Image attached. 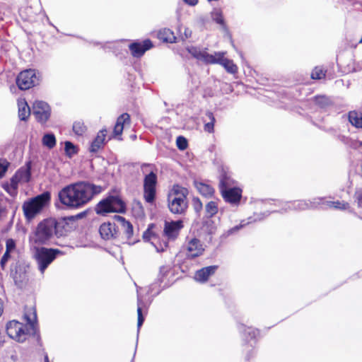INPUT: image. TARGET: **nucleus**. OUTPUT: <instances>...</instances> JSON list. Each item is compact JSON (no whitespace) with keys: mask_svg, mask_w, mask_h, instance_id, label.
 I'll return each mask as SVG.
<instances>
[{"mask_svg":"<svg viewBox=\"0 0 362 362\" xmlns=\"http://www.w3.org/2000/svg\"><path fill=\"white\" fill-rule=\"evenodd\" d=\"M102 187L88 182H77L64 187L58 193L61 204L69 209H78L89 203Z\"/></svg>","mask_w":362,"mask_h":362,"instance_id":"obj_1","label":"nucleus"},{"mask_svg":"<svg viewBox=\"0 0 362 362\" xmlns=\"http://www.w3.org/2000/svg\"><path fill=\"white\" fill-rule=\"evenodd\" d=\"M24 318L27 322L28 328L26 329L22 323L11 320L6 324V332L8 337L18 342H23L26 339L28 333L35 334L37 332V314L33 308L25 310Z\"/></svg>","mask_w":362,"mask_h":362,"instance_id":"obj_2","label":"nucleus"},{"mask_svg":"<svg viewBox=\"0 0 362 362\" xmlns=\"http://www.w3.org/2000/svg\"><path fill=\"white\" fill-rule=\"evenodd\" d=\"M182 228L183 222L181 220L165 221L163 228V236L165 240L160 243L158 238L148 231L144 233L143 238L146 241H150L157 252H162L168 248V241H174L177 239Z\"/></svg>","mask_w":362,"mask_h":362,"instance_id":"obj_3","label":"nucleus"},{"mask_svg":"<svg viewBox=\"0 0 362 362\" xmlns=\"http://www.w3.org/2000/svg\"><path fill=\"white\" fill-rule=\"evenodd\" d=\"M58 223L54 218H47L40 222L29 236L30 247L49 245L57 235Z\"/></svg>","mask_w":362,"mask_h":362,"instance_id":"obj_4","label":"nucleus"},{"mask_svg":"<svg viewBox=\"0 0 362 362\" xmlns=\"http://www.w3.org/2000/svg\"><path fill=\"white\" fill-rule=\"evenodd\" d=\"M187 188L175 185L168 195V206L170 211L174 214H183L186 211L188 203Z\"/></svg>","mask_w":362,"mask_h":362,"instance_id":"obj_5","label":"nucleus"},{"mask_svg":"<svg viewBox=\"0 0 362 362\" xmlns=\"http://www.w3.org/2000/svg\"><path fill=\"white\" fill-rule=\"evenodd\" d=\"M34 250V257L37 264L39 271L42 274H44L49 265L63 252L59 249L47 248L40 246H32Z\"/></svg>","mask_w":362,"mask_h":362,"instance_id":"obj_6","label":"nucleus"},{"mask_svg":"<svg viewBox=\"0 0 362 362\" xmlns=\"http://www.w3.org/2000/svg\"><path fill=\"white\" fill-rule=\"evenodd\" d=\"M50 200V193L43 192L37 197L25 202L23 205L24 216L28 221H30L39 214Z\"/></svg>","mask_w":362,"mask_h":362,"instance_id":"obj_7","label":"nucleus"},{"mask_svg":"<svg viewBox=\"0 0 362 362\" xmlns=\"http://www.w3.org/2000/svg\"><path fill=\"white\" fill-rule=\"evenodd\" d=\"M232 185L233 180L223 176L219 183L220 192L226 202L232 205H238L242 198V190Z\"/></svg>","mask_w":362,"mask_h":362,"instance_id":"obj_8","label":"nucleus"},{"mask_svg":"<svg viewBox=\"0 0 362 362\" xmlns=\"http://www.w3.org/2000/svg\"><path fill=\"white\" fill-rule=\"evenodd\" d=\"M126 209L124 202L118 196H109L101 200L95 207L98 214L105 215L108 213H124Z\"/></svg>","mask_w":362,"mask_h":362,"instance_id":"obj_9","label":"nucleus"},{"mask_svg":"<svg viewBox=\"0 0 362 362\" xmlns=\"http://www.w3.org/2000/svg\"><path fill=\"white\" fill-rule=\"evenodd\" d=\"M239 332L243 334L245 340H250V344L248 343L244 345V351L246 352V358L249 359L252 356L254 353V347L256 343L255 339L259 335L258 329L252 327H246L243 324H240L238 327Z\"/></svg>","mask_w":362,"mask_h":362,"instance_id":"obj_10","label":"nucleus"},{"mask_svg":"<svg viewBox=\"0 0 362 362\" xmlns=\"http://www.w3.org/2000/svg\"><path fill=\"white\" fill-rule=\"evenodd\" d=\"M38 73L35 69L21 71L16 78V83L21 90H28L39 83Z\"/></svg>","mask_w":362,"mask_h":362,"instance_id":"obj_11","label":"nucleus"},{"mask_svg":"<svg viewBox=\"0 0 362 362\" xmlns=\"http://www.w3.org/2000/svg\"><path fill=\"white\" fill-rule=\"evenodd\" d=\"M157 175L152 170L145 175L144 180V197L147 203H153L156 198Z\"/></svg>","mask_w":362,"mask_h":362,"instance_id":"obj_12","label":"nucleus"},{"mask_svg":"<svg viewBox=\"0 0 362 362\" xmlns=\"http://www.w3.org/2000/svg\"><path fill=\"white\" fill-rule=\"evenodd\" d=\"M33 113L37 122L44 124L50 117L51 109L47 103L37 100L33 103Z\"/></svg>","mask_w":362,"mask_h":362,"instance_id":"obj_13","label":"nucleus"},{"mask_svg":"<svg viewBox=\"0 0 362 362\" xmlns=\"http://www.w3.org/2000/svg\"><path fill=\"white\" fill-rule=\"evenodd\" d=\"M183 251L187 258L193 259L202 255L204 248L199 239L192 238L184 246Z\"/></svg>","mask_w":362,"mask_h":362,"instance_id":"obj_14","label":"nucleus"},{"mask_svg":"<svg viewBox=\"0 0 362 362\" xmlns=\"http://www.w3.org/2000/svg\"><path fill=\"white\" fill-rule=\"evenodd\" d=\"M187 51L196 59L205 64H211L214 62V54H209L207 48H202L196 46H188Z\"/></svg>","mask_w":362,"mask_h":362,"instance_id":"obj_15","label":"nucleus"},{"mask_svg":"<svg viewBox=\"0 0 362 362\" xmlns=\"http://www.w3.org/2000/svg\"><path fill=\"white\" fill-rule=\"evenodd\" d=\"M226 52H215L214 60L211 64H221L226 70L228 73L235 74L238 72V66L233 63L231 59L225 58Z\"/></svg>","mask_w":362,"mask_h":362,"instance_id":"obj_16","label":"nucleus"},{"mask_svg":"<svg viewBox=\"0 0 362 362\" xmlns=\"http://www.w3.org/2000/svg\"><path fill=\"white\" fill-rule=\"evenodd\" d=\"M324 197H314L312 199L293 201L295 211H304L318 209L323 202Z\"/></svg>","mask_w":362,"mask_h":362,"instance_id":"obj_17","label":"nucleus"},{"mask_svg":"<svg viewBox=\"0 0 362 362\" xmlns=\"http://www.w3.org/2000/svg\"><path fill=\"white\" fill-rule=\"evenodd\" d=\"M153 47L150 40H145L143 42H134L129 45V49L134 57H141L147 50Z\"/></svg>","mask_w":362,"mask_h":362,"instance_id":"obj_18","label":"nucleus"},{"mask_svg":"<svg viewBox=\"0 0 362 362\" xmlns=\"http://www.w3.org/2000/svg\"><path fill=\"white\" fill-rule=\"evenodd\" d=\"M130 124V116L128 113H123L118 117L116 124L114 127L113 133L115 136H119L118 139L122 140L121 135L123 129L127 125Z\"/></svg>","mask_w":362,"mask_h":362,"instance_id":"obj_19","label":"nucleus"},{"mask_svg":"<svg viewBox=\"0 0 362 362\" xmlns=\"http://www.w3.org/2000/svg\"><path fill=\"white\" fill-rule=\"evenodd\" d=\"M216 269L217 266H209L204 267L196 272L194 278L197 281L201 283L206 282L209 278L216 272Z\"/></svg>","mask_w":362,"mask_h":362,"instance_id":"obj_20","label":"nucleus"},{"mask_svg":"<svg viewBox=\"0 0 362 362\" xmlns=\"http://www.w3.org/2000/svg\"><path fill=\"white\" fill-rule=\"evenodd\" d=\"M275 211H276L275 210L271 209L270 211H267L264 212L262 214H259V215H258L257 218H255L254 219V221H261L264 218L268 216L270 213L275 212ZM252 221H253V220H252V218H251V217H250L247 221L243 220L239 225L235 226L231 228L230 229L228 230L227 232H226V235L229 236V235H230L238 232L240 229H241L242 228H243L246 225L252 223Z\"/></svg>","mask_w":362,"mask_h":362,"instance_id":"obj_21","label":"nucleus"},{"mask_svg":"<svg viewBox=\"0 0 362 362\" xmlns=\"http://www.w3.org/2000/svg\"><path fill=\"white\" fill-rule=\"evenodd\" d=\"M107 129H103L100 130L95 139L92 141L90 146V151L92 153H96L99 149L103 147L105 144V140L106 137Z\"/></svg>","mask_w":362,"mask_h":362,"instance_id":"obj_22","label":"nucleus"},{"mask_svg":"<svg viewBox=\"0 0 362 362\" xmlns=\"http://www.w3.org/2000/svg\"><path fill=\"white\" fill-rule=\"evenodd\" d=\"M22 172H18L15 176L11 179L10 184L4 186L5 190L11 196L15 197L18 193V184L20 179H23Z\"/></svg>","mask_w":362,"mask_h":362,"instance_id":"obj_23","label":"nucleus"},{"mask_svg":"<svg viewBox=\"0 0 362 362\" xmlns=\"http://www.w3.org/2000/svg\"><path fill=\"white\" fill-rule=\"evenodd\" d=\"M319 208L321 209H327V208H334L336 209L339 210H347L349 209V204L346 202H340V201H327L324 197L323 202L321 203Z\"/></svg>","mask_w":362,"mask_h":362,"instance_id":"obj_24","label":"nucleus"},{"mask_svg":"<svg viewBox=\"0 0 362 362\" xmlns=\"http://www.w3.org/2000/svg\"><path fill=\"white\" fill-rule=\"evenodd\" d=\"M194 185L198 192L206 198H211L214 196L215 190L210 185L204 183L202 182H194Z\"/></svg>","mask_w":362,"mask_h":362,"instance_id":"obj_25","label":"nucleus"},{"mask_svg":"<svg viewBox=\"0 0 362 362\" xmlns=\"http://www.w3.org/2000/svg\"><path fill=\"white\" fill-rule=\"evenodd\" d=\"M117 220L120 225L121 229L123 230L127 238L130 240L134 233L133 226L130 222L127 221L124 217L117 216Z\"/></svg>","mask_w":362,"mask_h":362,"instance_id":"obj_26","label":"nucleus"},{"mask_svg":"<svg viewBox=\"0 0 362 362\" xmlns=\"http://www.w3.org/2000/svg\"><path fill=\"white\" fill-rule=\"evenodd\" d=\"M18 117L21 121H26L30 115V109L25 100L18 101Z\"/></svg>","mask_w":362,"mask_h":362,"instance_id":"obj_27","label":"nucleus"},{"mask_svg":"<svg viewBox=\"0 0 362 362\" xmlns=\"http://www.w3.org/2000/svg\"><path fill=\"white\" fill-rule=\"evenodd\" d=\"M113 230H115V224L110 223H104L99 228L100 234L104 240L112 238L114 235Z\"/></svg>","mask_w":362,"mask_h":362,"instance_id":"obj_28","label":"nucleus"},{"mask_svg":"<svg viewBox=\"0 0 362 362\" xmlns=\"http://www.w3.org/2000/svg\"><path fill=\"white\" fill-rule=\"evenodd\" d=\"M204 122V129L208 133H213L214 132V124L216 119L211 112H206L205 117L203 118Z\"/></svg>","mask_w":362,"mask_h":362,"instance_id":"obj_29","label":"nucleus"},{"mask_svg":"<svg viewBox=\"0 0 362 362\" xmlns=\"http://www.w3.org/2000/svg\"><path fill=\"white\" fill-rule=\"evenodd\" d=\"M348 119L351 125L362 129V112L351 111L349 112Z\"/></svg>","mask_w":362,"mask_h":362,"instance_id":"obj_30","label":"nucleus"},{"mask_svg":"<svg viewBox=\"0 0 362 362\" xmlns=\"http://www.w3.org/2000/svg\"><path fill=\"white\" fill-rule=\"evenodd\" d=\"M218 207L216 202H209L205 206V216L211 218L218 213Z\"/></svg>","mask_w":362,"mask_h":362,"instance_id":"obj_31","label":"nucleus"},{"mask_svg":"<svg viewBox=\"0 0 362 362\" xmlns=\"http://www.w3.org/2000/svg\"><path fill=\"white\" fill-rule=\"evenodd\" d=\"M159 36L160 38L162 39L163 41L173 43L175 42V36L174 35V33L173 31H171L170 29H164L159 32Z\"/></svg>","mask_w":362,"mask_h":362,"instance_id":"obj_32","label":"nucleus"},{"mask_svg":"<svg viewBox=\"0 0 362 362\" xmlns=\"http://www.w3.org/2000/svg\"><path fill=\"white\" fill-rule=\"evenodd\" d=\"M211 18L216 23L225 26V22L223 17L222 11L220 8H215L211 13Z\"/></svg>","mask_w":362,"mask_h":362,"instance_id":"obj_33","label":"nucleus"},{"mask_svg":"<svg viewBox=\"0 0 362 362\" xmlns=\"http://www.w3.org/2000/svg\"><path fill=\"white\" fill-rule=\"evenodd\" d=\"M137 315H138V322H137V327L138 329H139L144 321V318L142 315V308L144 307V303L141 298V296L138 294V298H137Z\"/></svg>","mask_w":362,"mask_h":362,"instance_id":"obj_34","label":"nucleus"},{"mask_svg":"<svg viewBox=\"0 0 362 362\" xmlns=\"http://www.w3.org/2000/svg\"><path fill=\"white\" fill-rule=\"evenodd\" d=\"M42 144L49 148L56 145V138L53 134H45L42 137Z\"/></svg>","mask_w":362,"mask_h":362,"instance_id":"obj_35","label":"nucleus"},{"mask_svg":"<svg viewBox=\"0 0 362 362\" xmlns=\"http://www.w3.org/2000/svg\"><path fill=\"white\" fill-rule=\"evenodd\" d=\"M315 104L320 108H325L331 103L330 100L325 95H319L315 98Z\"/></svg>","mask_w":362,"mask_h":362,"instance_id":"obj_36","label":"nucleus"},{"mask_svg":"<svg viewBox=\"0 0 362 362\" xmlns=\"http://www.w3.org/2000/svg\"><path fill=\"white\" fill-rule=\"evenodd\" d=\"M74 132L79 136L83 135L86 131V127L81 121H76L73 124Z\"/></svg>","mask_w":362,"mask_h":362,"instance_id":"obj_37","label":"nucleus"},{"mask_svg":"<svg viewBox=\"0 0 362 362\" xmlns=\"http://www.w3.org/2000/svg\"><path fill=\"white\" fill-rule=\"evenodd\" d=\"M93 45H101V47L105 49H111L113 50L115 49H118L119 47V44L118 42H105V43H100L98 42H91Z\"/></svg>","mask_w":362,"mask_h":362,"instance_id":"obj_38","label":"nucleus"},{"mask_svg":"<svg viewBox=\"0 0 362 362\" xmlns=\"http://www.w3.org/2000/svg\"><path fill=\"white\" fill-rule=\"evenodd\" d=\"M8 204L7 199H0V219L4 218L8 214Z\"/></svg>","mask_w":362,"mask_h":362,"instance_id":"obj_39","label":"nucleus"},{"mask_svg":"<svg viewBox=\"0 0 362 362\" xmlns=\"http://www.w3.org/2000/svg\"><path fill=\"white\" fill-rule=\"evenodd\" d=\"M64 150L66 155L69 157L76 153V146L71 141L64 143Z\"/></svg>","mask_w":362,"mask_h":362,"instance_id":"obj_40","label":"nucleus"},{"mask_svg":"<svg viewBox=\"0 0 362 362\" xmlns=\"http://www.w3.org/2000/svg\"><path fill=\"white\" fill-rule=\"evenodd\" d=\"M325 76V74L324 71L319 67H315L311 74V77L313 79H320L323 78Z\"/></svg>","mask_w":362,"mask_h":362,"instance_id":"obj_41","label":"nucleus"},{"mask_svg":"<svg viewBox=\"0 0 362 362\" xmlns=\"http://www.w3.org/2000/svg\"><path fill=\"white\" fill-rule=\"evenodd\" d=\"M176 144H177V148L182 151L186 149L187 147V141L185 137H183L182 136H179L177 138Z\"/></svg>","mask_w":362,"mask_h":362,"instance_id":"obj_42","label":"nucleus"},{"mask_svg":"<svg viewBox=\"0 0 362 362\" xmlns=\"http://www.w3.org/2000/svg\"><path fill=\"white\" fill-rule=\"evenodd\" d=\"M192 206L197 214L200 213L203 208V204L198 197H194L192 199Z\"/></svg>","mask_w":362,"mask_h":362,"instance_id":"obj_43","label":"nucleus"},{"mask_svg":"<svg viewBox=\"0 0 362 362\" xmlns=\"http://www.w3.org/2000/svg\"><path fill=\"white\" fill-rule=\"evenodd\" d=\"M279 202V204H281L282 205V207L281 209V212H287V211H291V210L295 211V208L293 206H294L293 201L286 202H284V203L280 202Z\"/></svg>","mask_w":362,"mask_h":362,"instance_id":"obj_44","label":"nucleus"},{"mask_svg":"<svg viewBox=\"0 0 362 362\" xmlns=\"http://www.w3.org/2000/svg\"><path fill=\"white\" fill-rule=\"evenodd\" d=\"M9 163L4 160L0 159V178H1L8 170Z\"/></svg>","mask_w":362,"mask_h":362,"instance_id":"obj_45","label":"nucleus"},{"mask_svg":"<svg viewBox=\"0 0 362 362\" xmlns=\"http://www.w3.org/2000/svg\"><path fill=\"white\" fill-rule=\"evenodd\" d=\"M16 241L12 239L9 238L7 239L6 241V252H11L16 249Z\"/></svg>","mask_w":362,"mask_h":362,"instance_id":"obj_46","label":"nucleus"},{"mask_svg":"<svg viewBox=\"0 0 362 362\" xmlns=\"http://www.w3.org/2000/svg\"><path fill=\"white\" fill-rule=\"evenodd\" d=\"M11 252H7L5 251L4 254L3 255L1 260H0V267L2 269H4L6 265V263L11 258Z\"/></svg>","mask_w":362,"mask_h":362,"instance_id":"obj_47","label":"nucleus"},{"mask_svg":"<svg viewBox=\"0 0 362 362\" xmlns=\"http://www.w3.org/2000/svg\"><path fill=\"white\" fill-rule=\"evenodd\" d=\"M358 206L362 208V190L357 191L355 194Z\"/></svg>","mask_w":362,"mask_h":362,"instance_id":"obj_48","label":"nucleus"},{"mask_svg":"<svg viewBox=\"0 0 362 362\" xmlns=\"http://www.w3.org/2000/svg\"><path fill=\"white\" fill-rule=\"evenodd\" d=\"M184 32H183V35L185 37V39H188L189 37H191L192 36V30L188 28H184Z\"/></svg>","mask_w":362,"mask_h":362,"instance_id":"obj_49","label":"nucleus"},{"mask_svg":"<svg viewBox=\"0 0 362 362\" xmlns=\"http://www.w3.org/2000/svg\"><path fill=\"white\" fill-rule=\"evenodd\" d=\"M183 1L185 4H187L189 6H192L197 5L198 3V0H183Z\"/></svg>","mask_w":362,"mask_h":362,"instance_id":"obj_50","label":"nucleus"},{"mask_svg":"<svg viewBox=\"0 0 362 362\" xmlns=\"http://www.w3.org/2000/svg\"><path fill=\"white\" fill-rule=\"evenodd\" d=\"M86 215V212L83 211V212L78 214L75 216H71V219H79V218H83Z\"/></svg>","mask_w":362,"mask_h":362,"instance_id":"obj_51","label":"nucleus"},{"mask_svg":"<svg viewBox=\"0 0 362 362\" xmlns=\"http://www.w3.org/2000/svg\"><path fill=\"white\" fill-rule=\"evenodd\" d=\"M148 167H151V165L149 164H146V163H144L142 165H141V170L143 171V173H145V169L146 168H148Z\"/></svg>","mask_w":362,"mask_h":362,"instance_id":"obj_52","label":"nucleus"},{"mask_svg":"<svg viewBox=\"0 0 362 362\" xmlns=\"http://www.w3.org/2000/svg\"><path fill=\"white\" fill-rule=\"evenodd\" d=\"M23 173L25 174V177H26V180H28L29 177H30V170H28H28H25L23 172Z\"/></svg>","mask_w":362,"mask_h":362,"instance_id":"obj_53","label":"nucleus"},{"mask_svg":"<svg viewBox=\"0 0 362 362\" xmlns=\"http://www.w3.org/2000/svg\"><path fill=\"white\" fill-rule=\"evenodd\" d=\"M44 361H45V362H50L49 360V357H48L47 354L45 355Z\"/></svg>","mask_w":362,"mask_h":362,"instance_id":"obj_54","label":"nucleus"},{"mask_svg":"<svg viewBox=\"0 0 362 362\" xmlns=\"http://www.w3.org/2000/svg\"><path fill=\"white\" fill-rule=\"evenodd\" d=\"M264 204L265 205V206H267V205L269 204H272V202L271 201H267L264 203Z\"/></svg>","mask_w":362,"mask_h":362,"instance_id":"obj_55","label":"nucleus"},{"mask_svg":"<svg viewBox=\"0 0 362 362\" xmlns=\"http://www.w3.org/2000/svg\"><path fill=\"white\" fill-rule=\"evenodd\" d=\"M361 42H362V37H361Z\"/></svg>","mask_w":362,"mask_h":362,"instance_id":"obj_56","label":"nucleus"}]
</instances>
